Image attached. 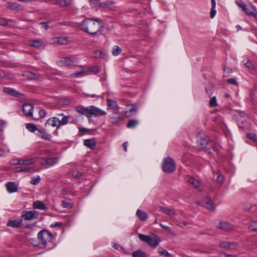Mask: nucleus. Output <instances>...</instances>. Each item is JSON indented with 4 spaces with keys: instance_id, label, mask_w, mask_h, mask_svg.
<instances>
[{
    "instance_id": "nucleus-1",
    "label": "nucleus",
    "mask_w": 257,
    "mask_h": 257,
    "mask_svg": "<svg viewBox=\"0 0 257 257\" xmlns=\"http://www.w3.org/2000/svg\"><path fill=\"white\" fill-rule=\"evenodd\" d=\"M79 27L85 32L91 35H95L101 32L102 26L98 20L86 19L79 23Z\"/></svg>"
},
{
    "instance_id": "nucleus-2",
    "label": "nucleus",
    "mask_w": 257,
    "mask_h": 257,
    "mask_svg": "<svg viewBox=\"0 0 257 257\" xmlns=\"http://www.w3.org/2000/svg\"><path fill=\"white\" fill-rule=\"evenodd\" d=\"M35 161L33 158H29L27 159H21L17 161V163L20 166L17 167L15 168L16 172H29L33 170L32 165L35 163Z\"/></svg>"
},
{
    "instance_id": "nucleus-3",
    "label": "nucleus",
    "mask_w": 257,
    "mask_h": 257,
    "mask_svg": "<svg viewBox=\"0 0 257 257\" xmlns=\"http://www.w3.org/2000/svg\"><path fill=\"white\" fill-rule=\"evenodd\" d=\"M139 238L152 247H156L161 241L160 238L155 234L151 236L140 233L139 234Z\"/></svg>"
},
{
    "instance_id": "nucleus-4",
    "label": "nucleus",
    "mask_w": 257,
    "mask_h": 257,
    "mask_svg": "<svg viewBox=\"0 0 257 257\" xmlns=\"http://www.w3.org/2000/svg\"><path fill=\"white\" fill-rule=\"evenodd\" d=\"M162 167L164 172L171 173L175 170L176 165L171 158L167 157L164 159Z\"/></svg>"
},
{
    "instance_id": "nucleus-5",
    "label": "nucleus",
    "mask_w": 257,
    "mask_h": 257,
    "mask_svg": "<svg viewBox=\"0 0 257 257\" xmlns=\"http://www.w3.org/2000/svg\"><path fill=\"white\" fill-rule=\"evenodd\" d=\"M38 238L42 244L45 245L48 242L51 241L52 234L47 230H41L38 234Z\"/></svg>"
},
{
    "instance_id": "nucleus-6",
    "label": "nucleus",
    "mask_w": 257,
    "mask_h": 257,
    "mask_svg": "<svg viewBox=\"0 0 257 257\" xmlns=\"http://www.w3.org/2000/svg\"><path fill=\"white\" fill-rule=\"evenodd\" d=\"M198 144L201 149L205 150V151L209 153V147L211 145L209 143V139L208 137H204L200 138L198 141Z\"/></svg>"
},
{
    "instance_id": "nucleus-7",
    "label": "nucleus",
    "mask_w": 257,
    "mask_h": 257,
    "mask_svg": "<svg viewBox=\"0 0 257 257\" xmlns=\"http://www.w3.org/2000/svg\"><path fill=\"white\" fill-rule=\"evenodd\" d=\"M38 216V212L35 210L24 211L22 214L23 217L26 220H33Z\"/></svg>"
},
{
    "instance_id": "nucleus-8",
    "label": "nucleus",
    "mask_w": 257,
    "mask_h": 257,
    "mask_svg": "<svg viewBox=\"0 0 257 257\" xmlns=\"http://www.w3.org/2000/svg\"><path fill=\"white\" fill-rule=\"evenodd\" d=\"M106 114V112L94 106H91V116H94V117H98L100 116H104Z\"/></svg>"
},
{
    "instance_id": "nucleus-9",
    "label": "nucleus",
    "mask_w": 257,
    "mask_h": 257,
    "mask_svg": "<svg viewBox=\"0 0 257 257\" xmlns=\"http://www.w3.org/2000/svg\"><path fill=\"white\" fill-rule=\"evenodd\" d=\"M37 135L42 139L46 141H50L52 138L51 135L47 133L46 130L43 128L39 129Z\"/></svg>"
},
{
    "instance_id": "nucleus-10",
    "label": "nucleus",
    "mask_w": 257,
    "mask_h": 257,
    "mask_svg": "<svg viewBox=\"0 0 257 257\" xmlns=\"http://www.w3.org/2000/svg\"><path fill=\"white\" fill-rule=\"evenodd\" d=\"M76 110L78 113L85 115L87 117H91V106L88 107L77 106L76 107Z\"/></svg>"
},
{
    "instance_id": "nucleus-11",
    "label": "nucleus",
    "mask_w": 257,
    "mask_h": 257,
    "mask_svg": "<svg viewBox=\"0 0 257 257\" xmlns=\"http://www.w3.org/2000/svg\"><path fill=\"white\" fill-rule=\"evenodd\" d=\"M45 126H52L53 127H56L57 128L59 126V119L57 117H52L49 118L45 123Z\"/></svg>"
},
{
    "instance_id": "nucleus-12",
    "label": "nucleus",
    "mask_w": 257,
    "mask_h": 257,
    "mask_svg": "<svg viewBox=\"0 0 257 257\" xmlns=\"http://www.w3.org/2000/svg\"><path fill=\"white\" fill-rule=\"evenodd\" d=\"M33 106L31 104L26 103L23 105V112L28 116H32Z\"/></svg>"
},
{
    "instance_id": "nucleus-13",
    "label": "nucleus",
    "mask_w": 257,
    "mask_h": 257,
    "mask_svg": "<svg viewBox=\"0 0 257 257\" xmlns=\"http://www.w3.org/2000/svg\"><path fill=\"white\" fill-rule=\"evenodd\" d=\"M159 209L162 212H163L164 213H165V214H167L168 215L170 216L172 218H174L175 216L176 215V213L175 212L174 210H173L171 208H167L163 206H160Z\"/></svg>"
},
{
    "instance_id": "nucleus-14",
    "label": "nucleus",
    "mask_w": 257,
    "mask_h": 257,
    "mask_svg": "<svg viewBox=\"0 0 257 257\" xmlns=\"http://www.w3.org/2000/svg\"><path fill=\"white\" fill-rule=\"evenodd\" d=\"M137 112L136 106L134 104H130L127 106L126 110L125 111L126 116L130 117Z\"/></svg>"
},
{
    "instance_id": "nucleus-15",
    "label": "nucleus",
    "mask_w": 257,
    "mask_h": 257,
    "mask_svg": "<svg viewBox=\"0 0 257 257\" xmlns=\"http://www.w3.org/2000/svg\"><path fill=\"white\" fill-rule=\"evenodd\" d=\"M186 180L188 183L192 185L195 188L198 189L200 186V182L191 176H187L186 178Z\"/></svg>"
},
{
    "instance_id": "nucleus-16",
    "label": "nucleus",
    "mask_w": 257,
    "mask_h": 257,
    "mask_svg": "<svg viewBox=\"0 0 257 257\" xmlns=\"http://www.w3.org/2000/svg\"><path fill=\"white\" fill-rule=\"evenodd\" d=\"M57 162V158H53L49 159L44 158L42 159V161L40 162V163L43 165L48 164L49 166H53L56 164Z\"/></svg>"
},
{
    "instance_id": "nucleus-17",
    "label": "nucleus",
    "mask_w": 257,
    "mask_h": 257,
    "mask_svg": "<svg viewBox=\"0 0 257 257\" xmlns=\"http://www.w3.org/2000/svg\"><path fill=\"white\" fill-rule=\"evenodd\" d=\"M22 223V219H18L15 220H9L7 222V225L10 227L18 228L19 227Z\"/></svg>"
},
{
    "instance_id": "nucleus-18",
    "label": "nucleus",
    "mask_w": 257,
    "mask_h": 257,
    "mask_svg": "<svg viewBox=\"0 0 257 257\" xmlns=\"http://www.w3.org/2000/svg\"><path fill=\"white\" fill-rule=\"evenodd\" d=\"M123 120V117L119 114L118 111L114 112L112 116L110 117L111 122L114 123Z\"/></svg>"
},
{
    "instance_id": "nucleus-19",
    "label": "nucleus",
    "mask_w": 257,
    "mask_h": 257,
    "mask_svg": "<svg viewBox=\"0 0 257 257\" xmlns=\"http://www.w3.org/2000/svg\"><path fill=\"white\" fill-rule=\"evenodd\" d=\"M6 186L8 191L10 193L17 191L18 189L17 185L14 182H9Z\"/></svg>"
},
{
    "instance_id": "nucleus-20",
    "label": "nucleus",
    "mask_w": 257,
    "mask_h": 257,
    "mask_svg": "<svg viewBox=\"0 0 257 257\" xmlns=\"http://www.w3.org/2000/svg\"><path fill=\"white\" fill-rule=\"evenodd\" d=\"M3 91L6 94H10L12 96H15L17 97H19L21 95V94L16 90L11 88L6 87L4 88Z\"/></svg>"
},
{
    "instance_id": "nucleus-21",
    "label": "nucleus",
    "mask_w": 257,
    "mask_h": 257,
    "mask_svg": "<svg viewBox=\"0 0 257 257\" xmlns=\"http://www.w3.org/2000/svg\"><path fill=\"white\" fill-rule=\"evenodd\" d=\"M136 215L140 218V220L143 221L146 220L148 217L147 213L140 209L137 210Z\"/></svg>"
},
{
    "instance_id": "nucleus-22",
    "label": "nucleus",
    "mask_w": 257,
    "mask_h": 257,
    "mask_svg": "<svg viewBox=\"0 0 257 257\" xmlns=\"http://www.w3.org/2000/svg\"><path fill=\"white\" fill-rule=\"evenodd\" d=\"M107 106L108 108L114 110H117L118 108L116 102L110 99H107Z\"/></svg>"
},
{
    "instance_id": "nucleus-23",
    "label": "nucleus",
    "mask_w": 257,
    "mask_h": 257,
    "mask_svg": "<svg viewBox=\"0 0 257 257\" xmlns=\"http://www.w3.org/2000/svg\"><path fill=\"white\" fill-rule=\"evenodd\" d=\"M28 44L29 46L36 48H40L43 46V42L39 40H30L28 42Z\"/></svg>"
},
{
    "instance_id": "nucleus-24",
    "label": "nucleus",
    "mask_w": 257,
    "mask_h": 257,
    "mask_svg": "<svg viewBox=\"0 0 257 257\" xmlns=\"http://www.w3.org/2000/svg\"><path fill=\"white\" fill-rule=\"evenodd\" d=\"M72 3V0H56V4L60 7H68Z\"/></svg>"
},
{
    "instance_id": "nucleus-25",
    "label": "nucleus",
    "mask_w": 257,
    "mask_h": 257,
    "mask_svg": "<svg viewBox=\"0 0 257 257\" xmlns=\"http://www.w3.org/2000/svg\"><path fill=\"white\" fill-rule=\"evenodd\" d=\"M58 116H63L61 119H59V126H61V125H66L68 123L69 118L70 117V116L64 115L62 113L58 114Z\"/></svg>"
},
{
    "instance_id": "nucleus-26",
    "label": "nucleus",
    "mask_w": 257,
    "mask_h": 257,
    "mask_svg": "<svg viewBox=\"0 0 257 257\" xmlns=\"http://www.w3.org/2000/svg\"><path fill=\"white\" fill-rule=\"evenodd\" d=\"M61 62L64 65L69 66L73 64L75 62V59L69 57H65L62 59Z\"/></svg>"
},
{
    "instance_id": "nucleus-27",
    "label": "nucleus",
    "mask_w": 257,
    "mask_h": 257,
    "mask_svg": "<svg viewBox=\"0 0 257 257\" xmlns=\"http://www.w3.org/2000/svg\"><path fill=\"white\" fill-rule=\"evenodd\" d=\"M33 207L34 208L41 210H44L46 208L44 203L40 201H36L34 202Z\"/></svg>"
},
{
    "instance_id": "nucleus-28",
    "label": "nucleus",
    "mask_w": 257,
    "mask_h": 257,
    "mask_svg": "<svg viewBox=\"0 0 257 257\" xmlns=\"http://www.w3.org/2000/svg\"><path fill=\"white\" fill-rule=\"evenodd\" d=\"M84 144L87 147L93 149L95 147L96 143L93 139H86L84 141Z\"/></svg>"
},
{
    "instance_id": "nucleus-29",
    "label": "nucleus",
    "mask_w": 257,
    "mask_h": 257,
    "mask_svg": "<svg viewBox=\"0 0 257 257\" xmlns=\"http://www.w3.org/2000/svg\"><path fill=\"white\" fill-rule=\"evenodd\" d=\"M7 7L12 10H18L20 5L17 3L8 2L7 4Z\"/></svg>"
},
{
    "instance_id": "nucleus-30",
    "label": "nucleus",
    "mask_w": 257,
    "mask_h": 257,
    "mask_svg": "<svg viewBox=\"0 0 257 257\" xmlns=\"http://www.w3.org/2000/svg\"><path fill=\"white\" fill-rule=\"evenodd\" d=\"M133 257H147V254L141 249H138L132 253Z\"/></svg>"
},
{
    "instance_id": "nucleus-31",
    "label": "nucleus",
    "mask_w": 257,
    "mask_h": 257,
    "mask_svg": "<svg viewBox=\"0 0 257 257\" xmlns=\"http://www.w3.org/2000/svg\"><path fill=\"white\" fill-rule=\"evenodd\" d=\"M114 5V2L113 1H107L104 3H100L99 6L102 8H109L111 9Z\"/></svg>"
},
{
    "instance_id": "nucleus-32",
    "label": "nucleus",
    "mask_w": 257,
    "mask_h": 257,
    "mask_svg": "<svg viewBox=\"0 0 257 257\" xmlns=\"http://www.w3.org/2000/svg\"><path fill=\"white\" fill-rule=\"evenodd\" d=\"M54 42L59 44L65 45L67 44L68 40L66 37H57L55 38Z\"/></svg>"
},
{
    "instance_id": "nucleus-33",
    "label": "nucleus",
    "mask_w": 257,
    "mask_h": 257,
    "mask_svg": "<svg viewBox=\"0 0 257 257\" xmlns=\"http://www.w3.org/2000/svg\"><path fill=\"white\" fill-rule=\"evenodd\" d=\"M87 71L82 70L79 72L73 73L70 75L71 77H80L87 75Z\"/></svg>"
},
{
    "instance_id": "nucleus-34",
    "label": "nucleus",
    "mask_w": 257,
    "mask_h": 257,
    "mask_svg": "<svg viewBox=\"0 0 257 257\" xmlns=\"http://www.w3.org/2000/svg\"><path fill=\"white\" fill-rule=\"evenodd\" d=\"M204 203H205V207L210 209L212 210L214 208V206L212 204V202L210 199L208 197H206L204 198Z\"/></svg>"
},
{
    "instance_id": "nucleus-35",
    "label": "nucleus",
    "mask_w": 257,
    "mask_h": 257,
    "mask_svg": "<svg viewBox=\"0 0 257 257\" xmlns=\"http://www.w3.org/2000/svg\"><path fill=\"white\" fill-rule=\"evenodd\" d=\"M26 128L32 133H34L35 131H38L39 129L36 125L31 123H28L26 125Z\"/></svg>"
},
{
    "instance_id": "nucleus-36",
    "label": "nucleus",
    "mask_w": 257,
    "mask_h": 257,
    "mask_svg": "<svg viewBox=\"0 0 257 257\" xmlns=\"http://www.w3.org/2000/svg\"><path fill=\"white\" fill-rule=\"evenodd\" d=\"M248 228L250 230L257 232V221H251L248 223Z\"/></svg>"
},
{
    "instance_id": "nucleus-37",
    "label": "nucleus",
    "mask_w": 257,
    "mask_h": 257,
    "mask_svg": "<svg viewBox=\"0 0 257 257\" xmlns=\"http://www.w3.org/2000/svg\"><path fill=\"white\" fill-rule=\"evenodd\" d=\"M242 62L243 65L248 69H253L254 68V65L248 59L244 60Z\"/></svg>"
},
{
    "instance_id": "nucleus-38",
    "label": "nucleus",
    "mask_w": 257,
    "mask_h": 257,
    "mask_svg": "<svg viewBox=\"0 0 257 257\" xmlns=\"http://www.w3.org/2000/svg\"><path fill=\"white\" fill-rule=\"evenodd\" d=\"M121 49L117 46H114L112 49V54L114 56H117L120 54Z\"/></svg>"
},
{
    "instance_id": "nucleus-39",
    "label": "nucleus",
    "mask_w": 257,
    "mask_h": 257,
    "mask_svg": "<svg viewBox=\"0 0 257 257\" xmlns=\"http://www.w3.org/2000/svg\"><path fill=\"white\" fill-rule=\"evenodd\" d=\"M237 247V244L236 243L226 242V250L227 249H236Z\"/></svg>"
},
{
    "instance_id": "nucleus-40",
    "label": "nucleus",
    "mask_w": 257,
    "mask_h": 257,
    "mask_svg": "<svg viewBox=\"0 0 257 257\" xmlns=\"http://www.w3.org/2000/svg\"><path fill=\"white\" fill-rule=\"evenodd\" d=\"M159 225L162 227L163 228H164L168 232V233L170 235H173V236H176V234L173 231L170 227H169L167 226L164 225V224L162 223H160Z\"/></svg>"
},
{
    "instance_id": "nucleus-41",
    "label": "nucleus",
    "mask_w": 257,
    "mask_h": 257,
    "mask_svg": "<svg viewBox=\"0 0 257 257\" xmlns=\"http://www.w3.org/2000/svg\"><path fill=\"white\" fill-rule=\"evenodd\" d=\"M86 71H87L88 74L89 73H96L100 71V69L97 66H93L90 67L88 69H87Z\"/></svg>"
},
{
    "instance_id": "nucleus-42",
    "label": "nucleus",
    "mask_w": 257,
    "mask_h": 257,
    "mask_svg": "<svg viewBox=\"0 0 257 257\" xmlns=\"http://www.w3.org/2000/svg\"><path fill=\"white\" fill-rule=\"evenodd\" d=\"M138 124V121L135 119H132L130 120L127 124V127L130 128H133L135 126H136Z\"/></svg>"
},
{
    "instance_id": "nucleus-43",
    "label": "nucleus",
    "mask_w": 257,
    "mask_h": 257,
    "mask_svg": "<svg viewBox=\"0 0 257 257\" xmlns=\"http://www.w3.org/2000/svg\"><path fill=\"white\" fill-rule=\"evenodd\" d=\"M158 252L161 254L164 255L167 257L171 256V254L166 249L162 247L158 248Z\"/></svg>"
},
{
    "instance_id": "nucleus-44",
    "label": "nucleus",
    "mask_w": 257,
    "mask_h": 257,
    "mask_svg": "<svg viewBox=\"0 0 257 257\" xmlns=\"http://www.w3.org/2000/svg\"><path fill=\"white\" fill-rule=\"evenodd\" d=\"M216 175H217L216 181L220 184H222L224 181V177L221 175V173L219 171L217 172Z\"/></svg>"
},
{
    "instance_id": "nucleus-45",
    "label": "nucleus",
    "mask_w": 257,
    "mask_h": 257,
    "mask_svg": "<svg viewBox=\"0 0 257 257\" xmlns=\"http://www.w3.org/2000/svg\"><path fill=\"white\" fill-rule=\"evenodd\" d=\"M254 10H255L253 7H250V8H246L243 11L245 12V13L249 16H252V14L254 12Z\"/></svg>"
},
{
    "instance_id": "nucleus-46",
    "label": "nucleus",
    "mask_w": 257,
    "mask_h": 257,
    "mask_svg": "<svg viewBox=\"0 0 257 257\" xmlns=\"http://www.w3.org/2000/svg\"><path fill=\"white\" fill-rule=\"evenodd\" d=\"M23 76L26 77V78L32 79L35 78V74L30 72H26L23 74Z\"/></svg>"
},
{
    "instance_id": "nucleus-47",
    "label": "nucleus",
    "mask_w": 257,
    "mask_h": 257,
    "mask_svg": "<svg viewBox=\"0 0 257 257\" xmlns=\"http://www.w3.org/2000/svg\"><path fill=\"white\" fill-rule=\"evenodd\" d=\"M41 180V178L39 176H37V177L33 178L30 182L32 184L37 185L38 184Z\"/></svg>"
},
{
    "instance_id": "nucleus-48",
    "label": "nucleus",
    "mask_w": 257,
    "mask_h": 257,
    "mask_svg": "<svg viewBox=\"0 0 257 257\" xmlns=\"http://www.w3.org/2000/svg\"><path fill=\"white\" fill-rule=\"evenodd\" d=\"M226 82L230 84L235 85L236 86L238 85V82L237 81V79L235 78H231L228 79L226 80Z\"/></svg>"
},
{
    "instance_id": "nucleus-49",
    "label": "nucleus",
    "mask_w": 257,
    "mask_h": 257,
    "mask_svg": "<svg viewBox=\"0 0 257 257\" xmlns=\"http://www.w3.org/2000/svg\"><path fill=\"white\" fill-rule=\"evenodd\" d=\"M209 105L211 107H214L217 105V101L215 97L214 96L210 99Z\"/></svg>"
},
{
    "instance_id": "nucleus-50",
    "label": "nucleus",
    "mask_w": 257,
    "mask_h": 257,
    "mask_svg": "<svg viewBox=\"0 0 257 257\" xmlns=\"http://www.w3.org/2000/svg\"><path fill=\"white\" fill-rule=\"evenodd\" d=\"M62 205L64 208H70L72 207V205L70 202H67L65 201H62Z\"/></svg>"
},
{
    "instance_id": "nucleus-51",
    "label": "nucleus",
    "mask_w": 257,
    "mask_h": 257,
    "mask_svg": "<svg viewBox=\"0 0 257 257\" xmlns=\"http://www.w3.org/2000/svg\"><path fill=\"white\" fill-rule=\"evenodd\" d=\"M246 136L247 138L254 142H255L256 141V135L254 134L247 133Z\"/></svg>"
},
{
    "instance_id": "nucleus-52",
    "label": "nucleus",
    "mask_w": 257,
    "mask_h": 257,
    "mask_svg": "<svg viewBox=\"0 0 257 257\" xmlns=\"http://www.w3.org/2000/svg\"><path fill=\"white\" fill-rule=\"evenodd\" d=\"M177 222H178V224L177 225L182 228H183L185 226L189 224V223L187 221H181L180 220H178Z\"/></svg>"
},
{
    "instance_id": "nucleus-53",
    "label": "nucleus",
    "mask_w": 257,
    "mask_h": 257,
    "mask_svg": "<svg viewBox=\"0 0 257 257\" xmlns=\"http://www.w3.org/2000/svg\"><path fill=\"white\" fill-rule=\"evenodd\" d=\"M215 8V7H211V8L210 16L211 19L214 18L216 14V11Z\"/></svg>"
},
{
    "instance_id": "nucleus-54",
    "label": "nucleus",
    "mask_w": 257,
    "mask_h": 257,
    "mask_svg": "<svg viewBox=\"0 0 257 257\" xmlns=\"http://www.w3.org/2000/svg\"><path fill=\"white\" fill-rule=\"evenodd\" d=\"M82 175V174L78 171H73L72 172V176L76 178H80Z\"/></svg>"
},
{
    "instance_id": "nucleus-55",
    "label": "nucleus",
    "mask_w": 257,
    "mask_h": 257,
    "mask_svg": "<svg viewBox=\"0 0 257 257\" xmlns=\"http://www.w3.org/2000/svg\"><path fill=\"white\" fill-rule=\"evenodd\" d=\"M100 0H91L90 1V4L92 6H96L97 5H98L99 6L100 4Z\"/></svg>"
},
{
    "instance_id": "nucleus-56",
    "label": "nucleus",
    "mask_w": 257,
    "mask_h": 257,
    "mask_svg": "<svg viewBox=\"0 0 257 257\" xmlns=\"http://www.w3.org/2000/svg\"><path fill=\"white\" fill-rule=\"evenodd\" d=\"M94 56L96 58H101L102 57V53L99 51H96L94 53Z\"/></svg>"
},
{
    "instance_id": "nucleus-57",
    "label": "nucleus",
    "mask_w": 257,
    "mask_h": 257,
    "mask_svg": "<svg viewBox=\"0 0 257 257\" xmlns=\"http://www.w3.org/2000/svg\"><path fill=\"white\" fill-rule=\"evenodd\" d=\"M39 114L41 118H43L45 116L46 112L44 109H40L39 111Z\"/></svg>"
},
{
    "instance_id": "nucleus-58",
    "label": "nucleus",
    "mask_w": 257,
    "mask_h": 257,
    "mask_svg": "<svg viewBox=\"0 0 257 257\" xmlns=\"http://www.w3.org/2000/svg\"><path fill=\"white\" fill-rule=\"evenodd\" d=\"M233 228L232 225L226 223V231H230L233 229Z\"/></svg>"
},
{
    "instance_id": "nucleus-59",
    "label": "nucleus",
    "mask_w": 257,
    "mask_h": 257,
    "mask_svg": "<svg viewBox=\"0 0 257 257\" xmlns=\"http://www.w3.org/2000/svg\"><path fill=\"white\" fill-rule=\"evenodd\" d=\"M39 24L45 30H47L49 28L48 24L46 22H41Z\"/></svg>"
},
{
    "instance_id": "nucleus-60",
    "label": "nucleus",
    "mask_w": 257,
    "mask_h": 257,
    "mask_svg": "<svg viewBox=\"0 0 257 257\" xmlns=\"http://www.w3.org/2000/svg\"><path fill=\"white\" fill-rule=\"evenodd\" d=\"M7 77L4 71L0 69V78Z\"/></svg>"
},
{
    "instance_id": "nucleus-61",
    "label": "nucleus",
    "mask_w": 257,
    "mask_h": 257,
    "mask_svg": "<svg viewBox=\"0 0 257 257\" xmlns=\"http://www.w3.org/2000/svg\"><path fill=\"white\" fill-rule=\"evenodd\" d=\"M61 225V223L60 222H55L54 223H52L51 225V226L52 227H55L56 226H60V225Z\"/></svg>"
},
{
    "instance_id": "nucleus-62",
    "label": "nucleus",
    "mask_w": 257,
    "mask_h": 257,
    "mask_svg": "<svg viewBox=\"0 0 257 257\" xmlns=\"http://www.w3.org/2000/svg\"><path fill=\"white\" fill-rule=\"evenodd\" d=\"M237 5L240 8H242V10H244L246 8V6L244 4L237 3Z\"/></svg>"
},
{
    "instance_id": "nucleus-63",
    "label": "nucleus",
    "mask_w": 257,
    "mask_h": 257,
    "mask_svg": "<svg viewBox=\"0 0 257 257\" xmlns=\"http://www.w3.org/2000/svg\"><path fill=\"white\" fill-rule=\"evenodd\" d=\"M6 155V152L4 150L0 149V156H5Z\"/></svg>"
},
{
    "instance_id": "nucleus-64",
    "label": "nucleus",
    "mask_w": 257,
    "mask_h": 257,
    "mask_svg": "<svg viewBox=\"0 0 257 257\" xmlns=\"http://www.w3.org/2000/svg\"><path fill=\"white\" fill-rule=\"evenodd\" d=\"M252 16H253L257 20V11H255V10H254V12Z\"/></svg>"
}]
</instances>
